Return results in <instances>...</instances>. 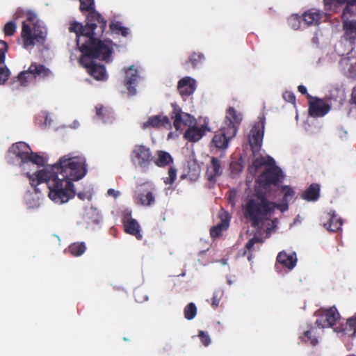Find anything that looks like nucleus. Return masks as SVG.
I'll return each instance as SVG.
<instances>
[{"instance_id": "f257e3e1", "label": "nucleus", "mask_w": 356, "mask_h": 356, "mask_svg": "<svg viewBox=\"0 0 356 356\" xmlns=\"http://www.w3.org/2000/svg\"><path fill=\"white\" fill-rule=\"evenodd\" d=\"M87 168L86 159L81 156L65 155L58 163L49 168L38 170L33 174L25 173L35 193L42 183H46L49 188V197L57 204H63L72 199L76 191L72 181H79L86 176Z\"/></svg>"}, {"instance_id": "f03ea898", "label": "nucleus", "mask_w": 356, "mask_h": 356, "mask_svg": "<svg viewBox=\"0 0 356 356\" xmlns=\"http://www.w3.org/2000/svg\"><path fill=\"white\" fill-rule=\"evenodd\" d=\"M100 38H84L80 42L76 40V44L83 54L79 59L80 65L95 80L104 81L108 79L106 67L104 65L97 63L94 59L108 61L115 44L111 40H102Z\"/></svg>"}, {"instance_id": "7ed1b4c3", "label": "nucleus", "mask_w": 356, "mask_h": 356, "mask_svg": "<svg viewBox=\"0 0 356 356\" xmlns=\"http://www.w3.org/2000/svg\"><path fill=\"white\" fill-rule=\"evenodd\" d=\"M81 13L88 12L86 24L74 22L69 27L70 32L76 33V40L80 42L84 38L102 37L107 25L106 20L95 9L94 0H79Z\"/></svg>"}, {"instance_id": "20e7f679", "label": "nucleus", "mask_w": 356, "mask_h": 356, "mask_svg": "<svg viewBox=\"0 0 356 356\" xmlns=\"http://www.w3.org/2000/svg\"><path fill=\"white\" fill-rule=\"evenodd\" d=\"M275 207V204L269 201L266 194L256 191L246 198L243 207V215L254 227H259L268 219Z\"/></svg>"}, {"instance_id": "39448f33", "label": "nucleus", "mask_w": 356, "mask_h": 356, "mask_svg": "<svg viewBox=\"0 0 356 356\" xmlns=\"http://www.w3.org/2000/svg\"><path fill=\"white\" fill-rule=\"evenodd\" d=\"M156 189L152 183L146 181L137 186L134 200L137 205L152 207L156 203Z\"/></svg>"}, {"instance_id": "423d86ee", "label": "nucleus", "mask_w": 356, "mask_h": 356, "mask_svg": "<svg viewBox=\"0 0 356 356\" xmlns=\"http://www.w3.org/2000/svg\"><path fill=\"white\" fill-rule=\"evenodd\" d=\"M21 36L23 40L24 48L33 47L35 44H43L47 37V31L44 28L35 26L33 31L31 26L25 22L22 23Z\"/></svg>"}, {"instance_id": "0eeeda50", "label": "nucleus", "mask_w": 356, "mask_h": 356, "mask_svg": "<svg viewBox=\"0 0 356 356\" xmlns=\"http://www.w3.org/2000/svg\"><path fill=\"white\" fill-rule=\"evenodd\" d=\"M51 74V70L44 65L32 63L27 70L22 71L18 74L17 79L22 86H26L33 79H45L50 77Z\"/></svg>"}, {"instance_id": "6e6552de", "label": "nucleus", "mask_w": 356, "mask_h": 356, "mask_svg": "<svg viewBox=\"0 0 356 356\" xmlns=\"http://www.w3.org/2000/svg\"><path fill=\"white\" fill-rule=\"evenodd\" d=\"M266 118L259 116L248 135V142L254 154L258 153L261 148L264 134Z\"/></svg>"}, {"instance_id": "1a4fd4ad", "label": "nucleus", "mask_w": 356, "mask_h": 356, "mask_svg": "<svg viewBox=\"0 0 356 356\" xmlns=\"http://www.w3.org/2000/svg\"><path fill=\"white\" fill-rule=\"evenodd\" d=\"M267 164L264 171L258 177V183L264 187L270 185L277 186L284 179L282 171L275 165L274 161H272V163Z\"/></svg>"}, {"instance_id": "9d476101", "label": "nucleus", "mask_w": 356, "mask_h": 356, "mask_svg": "<svg viewBox=\"0 0 356 356\" xmlns=\"http://www.w3.org/2000/svg\"><path fill=\"white\" fill-rule=\"evenodd\" d=\"M130 159L136 166L147 169L154 157L148 147L144 145H136L131 152Z\"/></svg>"}, {"instance_id": "9b49d317", "label": "nucleus", "mask_w": 356, "mask_h": 356, "mask_svg": "<svg viewBox=\"0 0 356 356\" xmlns=\"http://www.w3.org/2000/svg\"><path fill=\"white\" fill-rule=\"evenodd\" d=\"M316 323L324 328L333 326L339 318V314L335 307L320 309L316 312Z\"/></svg>"}, {"instance_id": "f8f14e48", "label": "nucleus", "mask_w": 356, "mask_h": 356, "mask_svg": "<svg viewBox=\"0 0 356 356\" xmlns=\"http://www.w3.org/2000/svg\"><path fill=\"white\" fill-rule=\"evenodd\" d=\"M309 98V113L312 117H323L327 113L330 109L331 106L327 103L324 99L312 97L307 95Z\"/></svg>"}, {"instance_id": "ddd939ff", "label": "nucleus", "mask_w": 356, "mask_h": 356, "mask_svg": "<svg viewBox=\"0 0 356 356\" xmlns=\"http://www.w3.org/2000/svg\"><path fill=\"white\" fill-rule=\"evenodd\" d=\"M172 107L173 109L171 113V118L174 120L173 125L176 130H179L182 125H191L194 120L191 115L183 112L181 108L176 104H172Z\"/></svg>"}, {"instance_id": "4468645a", "label": "nucleus", "mask_w": 356, "mask_h": 356, "mask_svg": "<svg viewBox=\"0 0 356 356\" xmlns=\"http://www.w3.org/2000/svg\"><path fill=\"white\" fill-rule=\"evenodd\" d=\"M124 85L127 87L129 96L136 95L137 90L136 86L140 79L138 70L134 65L129 66L127 69H124Z\"/></svg>"}, {"instance_id": "2eb2a0df", "label": "nucleus", "mask_w": 356, "mask_h": 356, "mask_svg": "<svg viewBox=\"0 0 356 356\" xmlns=\"http://www.w3.org/2000/svg\"><path fill=\"white\" fill-rule=\"evenodd\" d=\"M236 134L234 129L231 128L229 130L222 127L219 132L214 135L212 139V143L218 149H225L228 147L229 143Z\"/></svg>"}, {"instance_id": "dca6fc26", "label": "nucleus", "mask_w": 356, "mask_h": 356, "mask_svg": "<svg viewBox=\"0 0 356 356\" xmlns=\"http://www.w3.org/2000/svg\"><path fill=\"white\" fill-rule=\"evenodd\" d=\"M31 148L24 142H18L12 145L8 149V153L14 154L20 159V165L26 163V159Z\"/></svg>"}, {"instance_id": "f3484780", "label": "nucleus", "mask_w": 356, "mask_h": 356, "mask_svg": "<svg viewBox=\"0 0 356 356\" xmlns=\"http://www.w3.org/2000/svg\"><path fill=\"white\" fill-rule=\"evenodd\" d=\"M195 89V80L190 76H185L178 81L177 90L183 99L191 95Z\"/></svg>"}, {"instance_id": "a211bd4d", "label": "nucleus", "mask_w": 356, "mask_h": 356, "mask_svg": "<svg viewBox=\"0 0 356 356\" xmlns=\"http://www.w3.org/2000/svg\"><path fill=\"white\" fill-rule=\"evenodd\" d=\"M223 172L222 162L218 157L212 156L210 161V165L207 170V179L212 183L216 181V178L221 176Z\"/></svg>"}, {"instance_id": "6ab92c4d", "label": "nucleus", "mask_w": 356, "mask_h": 356, "mask_svg": "<svg viewBox=\"0 0 356 356\" xmlns=\"http://www.w3.org/2000/svg\"><path fill=\"white\" fill-rule=\"evenodd\" d=\"M242 121V115L238 113L234 108L229 107L226 112L224 128L229 130L232 128L234 129V134H236L238 125Z\"/></svg>"}, {"instance_id": "aec40b11", "label": "nucleus", "mask_w": 356, "mask_h": 356, "mask_svg": "<svg viewBox=\"0 0 356 356\" xmlns=\"http://www.w3.org/2000/svg\"><path fill=\"white\" fill-rule=\"evenodd\" d=\"M342 19L345 37L347 40L353 42L356 40V19H350L346 13H343Z\"/></svg>"}, {"instance_id": "412c9836", "label": "nucleus", "mask_w": 356, "mask_h": 356, "mask_svg": "<svg viewBox=\"0 0 356 356\" xmlns=\"http://www.w3.org/2000/svg\"><path fill=\"white\" fill-rule=\"evenodd\" d=\"M208 130L206 125L200 127L191 126L185 131L184 137L189 142L195 143L200 140Z\"/></svg>"}, {"instance_id": "4be33fe9", "label": "nucleus", "mask_w": 356, "mask_h": 356, "mask_svg": "<svg viewBox=\"0 0 356 356\" xmlns=\"http://www.w3.org/2000/svg\"><path fill=\"white\" fill-rule=\"evenodd\" d=\"M275 268L277 273L284 275L289 271V254L285 251L278 253L275 264Z\"/></svg>"}, {"instance_id": "5701e85b", "label": "nucleus", "mask_w": 356, "mask_h": 356, "mask_svg": "<svg viewBox=\"0 0 356 356\" xmlns=\"http://www.w3.org/2000/svg\"><path fill=\"white\" fill-rule=\"evenodd\" d=\"M171 123L168 116L157 115L150 117L148 120L143 123V128L149 127L158 128L161 127H170Z\"/></svg>"}, {"instance_id": "b1692460", "label": "nucleus", "mask_w": 356, "mask_h": 356, "mask_svg": "<svg viewBox=\"0 0 356 356\" xmlns=\"http://www.w3.org/2000/svg\"><path fill=\"white\" fill-rule=\"evenodd\" d=\"M123 226L126 233L134 236L138 240L143 238L140 225L136 219L127 222Z\"/></svg>"}, {"instance_id": "393cba45", "label": "nucleus", "mask_w": 356, "mask_h": 356, "mask_svg": "<svg viewBox=\"0 0 356 356\" xmlns=\"http://www.w3.org/2000/svg\"><path fill=\"white\" fill-rule=\"evenodd\" d=\"M157 159L154 161L155 165L159 168H165L173 163L172 156L167 152L159 150L156 152Z\"/></svg>"}, {"instance_id": "a878e982", "label": "nucleus", "mask_w": 356, "mask_h": 356, "mask_svg": "<svg viewBox=\"0 0 356 356\" xmlns=\"http://www.w3.org/2000/svg\"><path fill=\"white\" fill-rule=\"evenodd\" d=\"M321 17V14L320 11L315 8L309 10L303 15V19L307 24H318Z\"/></svg>"}, {"instance_id": "bb28decb", "label": "nucleus", "mask_w": 356, "mask_h": 356, "mask_svg": "<svg viewBox=\"0 0 356 356\" xmlns=\"http://www.w3.org/2000/svg\"><path fill=\"white\" fill-rule=\"evenodd\" d=\"M229 227V220L222 219L217 225L210 229V235L213 238H216L221 236L222 232L226 230Z\"/></svg>"}, {"instance_id": "cd10ccee", "label": "nucleus", "mask_w": 356, "mask_h": 356, "mask_svg": "<svg viewBox=\"0 0 356 356\" xmlns=\"http://www.w3.org/2000/svg\"><path fill=\"white\" fill-rule=\"evenodd\" d=\"M68 250L73 256L79 257L86 252V246L83 242H76L72 243Z\"/></svg>"}, {"instance_id": "c85d7f7f", "label": "nucleus", "mask_w": 356, "mask_h": 356, "mask_svg": "<svg viewBox=\"0 0 356 356\" xmlns=\"http://www.w3.org/2000/svg\"><path fill=\"white\" fill-rule=\"evenodd\" d=\"M111 31L116 34H120L123 37H127L129 34V29L122 25V23L118 21L111 22L110 24Z\"/></svg>"}, {"instance_id": "c756f323", "label": "nucleus", "mask_w": 356, "mask_h": 356, "mask_svg": "<svg viewBox=\"0 0 356 356\" xmlns=\"http://www.w3.org/2000/svg\"><path fill=\"white\" fill-rule=\"evenodd\" d=\"M319 186L318 184H312L302 195V197L308 201L316 200L318 197Z\"/></svg>"}, {"instance_id": "7c9ffc66", "label": "nucleus", "mask_w": 356, "mask_h": 356, "mask_svg": "<svg viewBox=\"0 0 356 356\" xmlns=\"http://www.w3.org/2000/svg\"><path fill=\"white\" fill-rule=\"evenodd\" d=\"M343 69L350 74L356 71V58L346 57L341 61Z\"/></svg>"}, {"instance_id": "2f4dec72", "label": "nucleus", "mask_w": 356, "mask_h": 356, "mask_svg": "<svg viewBox=\"0 0 356 356\" xmlns=\"http://www.w3.org/2000/svg\"><path fill=\"white\" fill-rule=\"evenodd\" d=\"M204 60V56L201 52H193L186 63H190L193 68L200 66Z\"/></svg>"}, {"instance_id": "473e14b6", "label": "nucleus", "mask_w": 356, "mask_h": 356, "mask_svg": "<svg viewBox=\"0 0 356 356\" xmlns=\"http://www.w3.org/2000/svg\"><path fill=\"white\" fill-rule=\"evenodd\" d=\"M184 317L188 320L193 319L197 314V307L193 302L188 304L184 309Z\"/></svg>"}, {"instance_id": "72a5a7b5", "label": "nucleus", "mask_w": 356, "mask_h": 356, "mask_svg": "<svg viewBox=\"0 0 356 356\" xmlns=\"http://www.w3.org/2000/svg\"><path fill=\"white\" fill-rule=\"evenodd\" d=\"M96 115L104 122L106 121V118H108L111 115V112L101 104H98L95 106Z\"/></svg>"}, {"instance_id": "f704fd0d", "label": "nucleus", "mask_w": 356, "mask_h": 356, "mask_svg": "<svg viewBox=\"0 0 356 356\" xmlns=\"http://www.w3.org/2000/svg\"><path fill=\"white\" fill-rule=\"evenodd\" d=\"M31 162L39 166H42L44 164V161L42 156H40L37 153H34L31 149V152L29 154V156L26 159V163Z\"/></svg>"}, {"instance_id": "c9c22d12", "label": "nucleus", "mask_w": 356, "mask_h": 356, "mask_svg": "<svg viewBox=\"0 0 356 356\" xmlns=\"http://www.w3.org/2000/svg\"><path fill=\"white\" fill-rule=\"evenodd\" d=\"M341 225V222L334 216H332L329 221L325 224V227L332 232L337 231L340 228Z\"/></svg>"}, {"instance_id": "e433bc0d", "label": "nucleus", "mask_w": 356, "mask_h": 356, "mask_svg": "<svg viewBox=\"0 0 356 356\" xmlns=\"http://www.w3.org/2000/svg\"><path fill=\"white\" fill-rule=\"evenodd\" d=\"M16 29V23L14 21H10L4 25L3 31L5 36H12L15 33Z\"/></svg>"}, {"instance_id": "4c0bfd02", "label": "nucleus", "mask_w": 356, "mask_h": 356, "mask_svg": "<svg viewBox=\"0 0 356 356\" xmlns=\"http://www.w3.org/2000/svg\"><path fill=\"white\" fill-rule=\"evenodd\" d=\"M168 177L163 178L165 184L172 185L177 179V170L173 166H170L168 171Z\"/></svg>"}, {"instance_id": "58836bf2", "label": "nucleus", "mask_w": 356, "mask_h": 356, "mask_svg": "<svg viewBox=\"0 0 356 356\" xmlns=\"http://www.w3.org/2000/svg\"><path fill=\"white\" fill-rule=\"evenodd\" d=\"M10 76V70L5 65V63L3 65H0V84H4L8 81Z\"/></svg>"}, {"instance_id": "ea45409f", "label": "nucleus", "mask_w": 356, "mask_h": 356, "mask_svg": "<svg viewBox=\"0 0 356 356\" xmlns=\"http://www.w3.org/2000/svg\"><path fill=\"white\" fill-rule=\"evenodd\" d=\"M8 43L3 40H0V65L5 63L6 54L8 51Z\"/></svg>"}, {"instance_id": "a19ab883", "label": "nucleus", "mask_w": 356, "mask_h": 356, "mask_svg": "<svg viewBox=\"0 0 356 356\" xmlns=\"http://www.w3.org/2000/svg\"><path fill=\"white\" fill-rule=\"evenodd\" d=\"M343 13H346L350 19H356V2L352 3V5L346 6Z\"/></svg>"}, {"instance_id": "79ce46f5", "label": "nucleus", "mask_w": 356, "mask_h": 356, "mask_svg": "<svg viewBox=\"0 0 356 356\" xmlns=\"http://www.w3.org/2000/svg\"><path fill=\"white\" fill-rule=\"evenodd\" d=\"M222 296V292L221 291L218 290L213 292L211 298V305L213 306V307L216 308L219 305Z\"/></svg>"}, {"instance_id": "37998d69", "label": "nucleus", "mask_w": 356, "mask_h": 356, "mask_svg": "<svg viewBox=\"0 0 356 356\" xmlns=\"http://www.w3.org/2000/svg\"><path fill=\"white\" fill-rule=\"evenodd\" d=\"M272 161H274L273 159H270L269 161H266L264 158H259L256 159L253 162V165L254 166L255 169L257 170L262 166H265V168L267 166V163H272Z\"/></svg>"}, {"instance_id": "c03bdc74", "label": "nucleus", "mask_w": 356, "mask_h": 356, "mask_svg": "<svg viewBox=\"0 0 356 356\" xmlns=\"http://www.w3.org/2000/svg\"><path fill=\"white\" fill-rule=\"evenodd\" d=\"M314 330L306 331L304 333V340L305 341H309L311 344L315 346L318 343V339L315 335L312 334Z\"/></svg>"}, {"instance_id": "a18cd8bd", "label": "nucleus", "mask_w": 356, "mask_h": 356, "mask_svg": "<svg viewBox=\"0 0 356 356\" xmlns=\"http://www.w3.org/2000/svg\"><path fill=\"white\" fill-rule=\"evenodd\" d=\"M198 337H200L202 343L204 346H208L210 344L211 339L207 332L204 331H200Z\"/></svg>"}, {"instance_id": "49530a36", "label": "nucleus", "mask_w": 356, "mask_h": 356, "mask_svg": "<svg viewBox=\"0 0 356 356\" xmlns=\"http://www.w3.org/2000/svg\"><path fill=\"white\" fill-rule=\"evenodd\" d=\"M134 220V219L132 218V217H131V211L129 209H124L122 211V225L127 223V222H129L130 220Z\"/></svg>"}, {"instance_id": "de8ad7c7", "label": "nucleus", "mask_w": 356, "mask_h": 356, "mask_svg": "<svg viewBox=\"0 0 356 356\" xmlns=\"http://www.w3.org/2000/svg\"><path fill=\"white\" fill-rule=\"evenodd\" d=\"M260 241V239L256 236H254L251 239H250L248 243L245 244V249L248 251H251L254 245L256 243H258Z\"/></svg>"}, {"instance_id": "09e8293b", "label": "nucleus", "mask_w": 356, "mask_h": 356, "mask_svg": "<svg viewBox=\"0 0 356 356\" xmlns=\"http://www.w3.org/2000/svg\"><path fill=\"white\" fill-rule=\"evenodd\" d=\"M293 22V28L298 29L300 27V22L297 15H293L291 16V22Z\"/></svg>"}, {"instance_id": "8fccbe9b", "label": "nucleus", "mask_w": 356, "mask_h": 356, "mask_svg": "<svg viewBox=\"0 0 356 356\" xmlns=\"http://www.w3.org/2000/svg\"><path fill=\"white\" fill-rule=\"evenodd\" d=\"M236 197V191L234 189L229 191V202L232 205H235V199Z\"/></svg>"}, {"instance_id": "3c124183", "label": "nucleus", "mask_w": 356, "mask_h": 356, "mask_svg": "<svg viewBox=\"0 0 356 356\" xmlns=\"http://www.w3.org/2000/svg\"><path fill=\"white\" fill-rule=\"evenodd\" d=\"M356 2V0H333V5L336 6L337 3L342 4L346 3L347 6L352 5V3Z\"/></svg>"}, {"instance_id": "603ef678", "label": "nucleus", "mask_w": 356, "mask_h": 356, "mask_svg": "<svg viewBox=\"0 0 356 356\" xmlns=\"http://www.w3.org/2000/svg\"><path fill=\"white\" fill-rule=\"evenodd\" d=\"M296 261H297V259H296V253H293V255L291 254V264H290L291 269L293 268L296 266Z\"/></svg>"}, {"instance_id": "864d4df0", "label": "nucleus", "mask_w": 356, "mask_h": 356, "mask_svg": "<svg viewBox=\"0 0 356 356\" xmlns=\"http://www.w3.org/2000/svg\"><path fill=\"white\" fill-rule=\"evenodd\" d=\"M350 102L351 104H356V88H354L353 90V92H352V94H351V97H350Z\"/></svg>"}, {"instance_id": "5fc2aeb1", "label": "nucleus", "mask_w": 356, "mask_h": 356, "mask_svg": "<svg viewBox=\"0 0 356 356\" xmlns=\"http://www.w3.org/2000/svg\"><path fill=\"white\" fill-rule=\"evenodd\" d=\"M107 193L109 195H113L114 197H117L118 195V194H119V192L115 191L113 188H110V189L108 190Z\"/></svg>"}, {"instance_id": "6e6d98bb", "label": "nucleus", "mask_w": 356, "mask_h": 356, "mask_svg": "<svg viewBox=\"0 0 356 356\" xmlns=\"http://www.w3.org/2000/svg\"><path fill=\"white\" fill-rule=\"evenodd\" d=\"M348 323L350 325V326H356V316H353L348 319Z\"/></svg>"}, {"instance_id": "4d7b16f0", "label": "nucleus", "mask_w": 356, "mask_h": 356, "mask_svg": "<svg viewBox=\"0 0 356 356\" xmlns=\"http://www.w3.org/2000/svg\"><path fill=\"white\" fill-rule=\"evenodd\" d=\"M77 196L80 200H84L87 197V194L83 192H80L77 194Z\"/></svg>"}, {"instance_id": "13d9d810", "label": "nucleus", "mask_w": 356, "mask_h": 356, "mask_svg": "<svg viewBox=\"0 0 356 356\" xmlns=\"http://www.w3.org/2000/svg\"><path fill=\"white\" fill-rule=\"evenodd\" d=\"M332 0H324L325 6L327 8V9H332V3H331Z\"/></svg>"}, {"instance_id": "bf43d9fd", "label": "nucleus", "mask_w": 356, "mask_h": 356, "mask_svg": "<svg viewBox=\"0 0 356 356\" xmlns=\"http://www.w3.org/2000/svg\"><path fill=\"white\" fill-rule=\"evenodd\" d=\"M298 90L302 94H306L307 93V88L303 86H298Z\"/></svg>"}, {"instance_id": "052dcab7", "label": "nucleus", "mask_w": 356, "mask_h": 356, "mask_svg": "<svg viewBox=\"0 0 356 356\" xmlns=\"http://www.w3.org/2000/svg\"><path fill=\"white\" fill-rule=\"evenodd\" d=\"M284 192V196L287 197L289 195V186H286L283 188Z\"/></svg>"}, {"instance_id": "680f3d73", "label": "nucleus", "mask_w": 356, "mask_h": 356, "mask_svg": "<svg viewBox=\"0 0 356 356\" xmlns=\"http://www.w3.org/2000/svg\"><path fill=\"white\" fill-rule=\"evenodd\" d=\"M283 98L289 102V92L288 91H286L285 92L283 93Z\"/></svg>"}, {"instance_id": "e2e57ef3", "label": "nucleus", "mask_w": 356, "mask_h": 356, "mask_svg": "<svg viewBox=\"0 0 356 356\" xmlns=\"http://www.w3.org/2000/svg\"><path fill=\"white\" fill-rule=\"evenodd\" d=\"M35 15H31V16H29V17L27 18V19H28L29 21L32 22V21H33V20H34V19H35Z\"/></svg>"}, {"instance_id": "0e129e2a", "label": "nucleus", "mask_w": 356, "mask_h": 356, "mask_svg": "<svg viewBox=\"0 0 356 356\" xmlns=\"http://www.w3.org/2000/svg\"><path fill=\"white\" fill-rule=\"evenodd\" d=\"M140 291H134V296L135 297H136L137 294L139 293ZM137 301H142V300H138V299H136Z\"/></svg>"}]
</instances>
